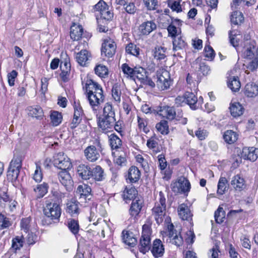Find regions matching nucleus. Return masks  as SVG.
I'll use <instances>...</instances> for the list:
<instances>
[{
    "instance_id": "f257e3e1",
    "label": "nucleus",
    "mask_w": 258,
    "mask_h": 258,
    "mask_svg": "<svg viewBox=\"0 0 258 258\" xmlns=\"http://www.w3.org/2000/svg\"><path fill=\"white\" fill-rule=\"evenodd\" d=\"M81 204L84 207H91L90 221L95 216L97 212V204L92 200L91 188L87 184L79 185L76 190Z\"/></svg>"
},
{
    "instance_id": "473e14b6",
    "label": "nucleus",
    "mask_w": 258,
    "mask_h": 258,
    "mask_svg": "<svg viewBox=\"0 0 258 258\" xmlns=\"http://www.w3.org/2000/svg\"><path fill=\"white\" fill-rule=\"evenodd\" d=\"M26 111L28 115L36 119H40L43 115L42 108L39 106H29L27 108Z\"/></svg>"
},
{
    "instance_id": "4c0bfd02",
    "label": "nucleus",
    "mask_w": 258,
    "mask_h": 258,
    "mask_svg": "<svg viewBox=\"0 0 258 258\" xmlns=\"http://www.w3.org/2000/svg\"><path fill=\"white\" fill-rule=\"evenodd\" d=\"M90 55L86 50H82L77 53L76 59L78 63L82 66L86 65V62L88 60Z\"/></svg>"
},
{
    "instance_id": "f704fd0d",
    "label": "nucleus",
    "mask_w": 258,
    "mask_h": 258,
    "mask_svg": "<svg viewBox=\"0 0 258 258\" xmlns=\"http://www.w3.org/2000/svg\"><path fill=\"white\" fill-rule=\"evenodd\" d=\"M229 109L231 115L234 117L241 115L244 111V108L242 105L236 102L231 103Z\"/></svg>"
},
{
    "instance_id": "bb28decb",
    "label": "nucleus",
    "mask_w": 258,
    "mask_h": 258,
    "mask_svg": "<svg viewBox=\"0 0 258 258\" xmlns=\"http://www.w3.org/2000/svg\"><path fill=\"white\" fill-rule=\"evenodd\" d=\"M50 122L49 123L53 126L59 125L62 121V114L61 112L55 110H51L49 114Z\"/></svg>"
},
{
    "instance_id": "8fccbe9b",
    "label": "nucleus",
    "mask_w": 258,
    "mask_h": 258,
    "mask_svg": "<svg viewBox=\"0 0 258 258\" xmlns=\"http://www.w3.org/2000/svg\"><path fill=\"white\" fill-rule=\"evenodd\" d=\"M125 52L128 54L137 56L140 54V48L136 44L130 42L125 48Z\"/></svg>"
},
{
    "instance_id": "58836bf2",
    "label": "nucleus",
    "mask_w": 258,
    "mask_h": 258,
    "mask_svg": "<svg viewBox=\"0 0 258 258\" xmlns=\"http://www.w3.org/2000/svg\"><path fill=\"white\" fill-rule=\"evenodd\" d=\"M186 43L183 38L180 35H177L173 38V50L177 51L185 47Z\"/></svg>"
},
{
    "instance_id": "37998d69",
    "label": "nucleus",
    "mask_w": 258,
    "mask_h": 258,
    "mask_svg": "<svg viewBox=\"0 0 258 258\" xmlns=\"http://www.w3.org/2000/svg\"><path fill=\"white\" fill-rule=\"evenodd\" d=\"M223 139L226 143L231 144L237 141L238 135L231 130H228L225 132L223 135Z\"/></svg>"
},
{
    "instance_id": "1a4fd4ad",
    "label": "nucleus",
    "mask_w": 258,
    "mask_h": 258,
    "mask_svg": "<svg viewBox=\"0 0 258 258\" xmlns=\"http://www.w3.org/2000/svg\"><path fill=\"white\" fill-rule=\"evenodd\" d=\"M171 83L169 72L165 70H162L158 76L157 85L161 90L168 89Z\"/></svg>"
},
{
    "instance_id": "a211bd4d",
    "label": "nucleus",
    "mask_w": 258,
    "mask_h": 258,
    "mask_svg": "<svg viewBox=\"0 0 258 258\" xmlns=\"http://www.w3.org/2000/svg\"><path fill=\"white\" fill-rule=\"evenodd\" d=\"M157 113L169 120L174 119L176 114L174 107L167 105L160 106Z\"/></svg>"
},
{
    "instance_id": "49530a36",
    "label": "nucleus",
    "mask_w": 258,
    "mask_h": 258,
    "mask_svg": "<svg viewBox=\"0 0 258 258\" xmlns=\"http://www.w3.org/2000/svg\"><path fill=\"white\" fill-rule=\"evenodd\" d=\"M182 0H168L167 5L173 12H176V13H180L182 12V8L180 5V3Z\"/></svg>"
},
{
    "instance_id": "69168bd1",
    "label": "nucleus",
    "mask_w": 258,
    "mask_h": 258,
    "mask_svg": "<svg viewBox=\"0 0 258 258\" xmlns=\"http://www.w3.org/2000/svg\"><path fill=\"white\" fill-rule=\"evenodd\" d=\"M47 183L44 182L38 185L37 189L38 191V198H42L47 192Z\"/></svg>"
},
{
    "instance_id": "9b49d317",
    "label": "nucleus",
    "mask_w": 258,
    "mask_h": 258,
    "mask_svg": "<svg viewBox=\"0 0 258 258\" xmlns=\"http://www.w3.org/2000/svg\"><path fill=\"white\" fill-rule=\"evenodd\" d=\"M58 203H54L49 208V226L57 224L60 221L61 209Z\"/></svg>"
},
{
    "instance_id": "4468645a",
    "label": "nucleus",
    "mask_w": 258,
    "mask_h": 258,
    "mask_svg": "<svg viewBox=\"0 0 258 258\" xmlns=\"http://www.w3.org/2000/svg\"><path fill=\"white\" fill-rule=\"evenodd\" d=\"M80 203V202H79L74 199L68 201L66 204V212L72 217L78 216L80 213L79 208Z\"/></svg>"
},
{
    "instance_id": "5701e85b",
    "label": "nucleus",
    "mask_w": 258,
    "mask_h": 258,
    "mask_svg": "<svg viewBox=\"0 0 258 258\" xmlns=\"http://www.w3.org/2000/svg\"><path fill=\"white\" fill-rule=\"evenodd\" d=\"M83 111L81 106L76 105L74 107V117L71 123L72 128H76L80 123L82 119Z\"/></svg>"
},
{
    "instance_id": "b1692460",
    "label": "nucleus",
    "mask_w": 258,
    "mask_h": 258,
    "mask_svg": "<svg viewBox=\"0 0 258 258\" xmlns=\"http://www.w3.org/2000/svg\"><path fill=\"white\" fill-rule=\"evenodd\" d=\"M150 237L148 234L143 233L140 242V251L145 254L151 247Z\"/></svg>"
},
{
    "instance_id": "e433bc0d",
    "label": "nucleus",
    "mask_w": 258,
    "mask_h": 258,
    "mask_svg": "<svg viewBox=\"0 0 258 258\" xmlns=\"http://www.w3.org/2000/svg\"><path fill=\"white\" fill-rule=\"evenodd\" d=\"M109 143L112 150L117 149L122 145L121 140L115 134H111L108 136Z\"/></svg>"
},
{
    "instance_id": "5fc2aeb1",
    "label": "nucleus",
    "mask_w": 258,
    "mask_h": 258,
    "mask_svg": "<svg viewBox=\"0 0 258 258\" xmlns=\"http://www.w3.org/2000/svg\"><path fill=\"white\" fill-rule=\"evenodd\" d=\"M156 128L162 135H167L169 132L168 122L166 120H161L157 123Z\"/></svg>"
},
{
    "instance_id": "3c124183",
    "label": "nucleus",
    "mask_w": 258,
    "mask_h": 258,
    "mask_svg": "<svg viewBox=\"0 0 258 258\" xmlns=\"http://www.w3.org/2000/svg\"><path fill=\"white\" fill-rule=\"evenodd\" d=\"M68 227L74 234H78L80 228L78 221L72 218L68 219Z\"/></svg>"
},
{
    "instance_id": "a19ab883",
    "label": "nucleus",
    "mask_w": 258,
    "mask_h": 258,
    "mask_svg": "<svg viewBox=\"0 0 258 258\" xmlns=\"http://www.w3.org/2000/svg\"><path fill=\"white\" fill-rule=\"evenodd\" d=\"M228 189V180L225 177H220L218 185L217 193L220 195H223Z\"/></svg>"
},
{
    "instance_id": "4d7b16f0",
    "label": "nucleus",
    "mask_w": 258,
    "mask_h": 258,
    "mask_svg": "<svg viewBox=\"0 0 258 258\" xmlns=\"http://www.w3.org/2000/svg\"><path fill=\"white\" fill-rule=\"evenodd\" d=\"M121 94L120 87L117 84H115L112 88V96L114 100L118 103L121 101L120 96Z\"/></svg>"
},
{
    "instance_id": "0eeeda50",
    "label": "nucleus",
    "mask_w": 258,
    "mask_h": 258,
    "mask_svg": "<svg viewBox=\"0 0 258 258\" xmlns=\"http://www.w3.org/2000/svg\"><path fill=\"white\" fill-rule=\"evenodd\" d=\"M116 122L115 114H106L103 112L102 117L98 122L99 127L103 132H107L112 128Z\"/></svg>"
},
{
    "instance_id": "c756f323",
    "label": "nucleus",
    "mask_w": 258,
    "mask_h": 258,
    "mask_svg": "<svg viewBox=\"0 0 258 258\" xmlns=\"http://www.w3.org/2000/svg\"><path fill=\"white\" fill-rule=\"evenodd\" d=\"M91 178L95 181H102L105 179V174L101 166L97 165L91 169Z\"/></svg>"
},
{
    "instance_id": "2eb2a0df",
    "label": "nucleus",
    "mask_w": 258,
    "mask_h": 258,
    "mask_svg": "<svg viewBox=\"0 0 258 258\" xmlns=\"http://www.w3.org/2000/svg\"><path fill=\"white\" fill-rule=\"evenodd\" d=\"M143 206V201L139 198L133 200L129 210L130 216L134 219L136 218L140 214Z\"/></svg>"
},
{
    "instance_id": "6ab92c4d",
    "label": "nucleus",
    "mask_w": 258,
    "mask_h": 258,
    "mask_svg": "<svg viewBox=\"0 0 258 258\" xmlns=\"http://www.w3.org/2000/svg\"><path fill=\"white\" fill-rule=\"evenodd\" d=\"M231 184L235 190L238 191H242L246 187L245 180L240 174L232 177Z\"/></svg>"
},
{
    "instance_id": "2f4dec72",
    "label": "nucleus",
    "mask_w": 258,
    "mask_h": 258,
    "mask_svg": "<svg viewBox=\"0 0 258 258\" xmlns=\"http://www.w3.org/2000/svg\"><path fill=\"white\" fill-rule=\"evenodd\" d=\"M122 234V241L124 243L131 247H134L136 244L137 240L132 232L123 231Z\"/></svg>"
},
{
    "instance_id": "423d86ee",
    "label": "nucleus",
    "mask_w": 258,
    "mask_h": 258,
    "mask_svg": "<svg viewBox=\"0 0 258 258\" xmlns=\"http://www.w3.org/2000/svg\"><path fill=\"white\" fill-rule=\"evenodd\" d=\"M171 188L175 193L185 194L189 191L190 183L186 178L181 176L175 182L171 184Z\"/></svg>"
},
{
    "instance_id": "ea45409f",
    "label": "nucleus",
    "mask_w": 258,
    "mask_h": 258,
    "mask_svg": "<svg viewBox=\"0 0 258 258\" xmlns=\"http://www.w3.org/2000/svg\"><path fill=\"white\" fill-rule=\"evenodd\" d=\"M23 159V157L22 154L15 153L13 158L10 163L9 167H11V168H15L21 169Z\"/></svg>"
},
{
    "instance_id": "20e7f679",
    "label": "nucleus",
    "mask_w": 258,
    "mask_h": 258,
    "mask_svg": "<svg viewBox=\"0 0 258 258\" xmlns=\"http://www.w3.org/2000/svg\"><path fill=\"white\" fill-rule=\"evenodd\" d=\"M52 162L54 166L62 170H69L72 167V164L70 158L62 152L55 154Z\"/></svg>"
},
{
    "instance_id": "f3484780",
    "label": "nucleus",
    "mask_w": 258,
    "mask_h": 258,
    "mask_svg": "<svg viewBox=\"0 0 258 258\" xmlns=\"http://www.w3.org/2000/svg\"><path fill=\"white\" fill-rule=\"evenodd\" d=\"M177 212L179 218L182 220L190 221L192 219V214L187 204L179 205L177 208Z\"/></svg>"
},
{
    "instance_id": "c03bdc74",
    "label": "nucleus",
    "mask_w": 258,
    "mask_h": 258,
    "mask_svg": "<svg viewBox=\"0 0 258 258\" xmlns=\"http://www.w3.org/2000/svg\"><path fill=\"white\" fill-rule=\"evenodd\" d=\"M228 87L233 92L238 91L240 88V82L237 77L230 78L228 81Z\"/></svg>"
},
{
    "instance_id": "72a5a7b5",
    "label": "nucleus",
    "mask_w": 258,
    "mask_h": 258,
    "mask_svg": "<svg viewBox=\"0 0 258 258\" xmlns=\"http://www.w3.org/2000/svg\"><path fill=\"white\" fill-rule=\"evenodd\" d=\"M185 97L187 104L191 109L196 110L199 108L198 98L193 93L186 92L185 93Z\"/></svg>"
},
{
    "instance_id": "6e6d98bb",
    "label": "nucleus",
    "mask_w": 258,
    "mask_h": 258,
    "mask_svg": "<svg viewBox=\"0 0 258 258\" xmlns=\"http://www.w3.org/2000/svg\"><path fill=\"white\" fill-rule=\"evenodd\" d=\"M225 216V212L223 208L219 207L218 209L215 212L214 217L216 222L220 224L224 221Z\"/></svg>"
},
{
    "instance_id": "79ce46f5",
    "label": "nucleus",
    "mask_w": 258,
    "mask_h": 258,
    "mask_svg": "<svg viewBox=\"0 0 258 258\" xmlns=\"http://www.w3.org/2000/svg\"><path fill=\"white\" fill-rule=\"evenodd\" d=\"M48 80L47 78L44 77L41 79V88L40 90V94L39 96L41 98L42 102L46 103L47 98L45 94L47 92L48 85Z\"/></svg>"
},
{
    "instance_id": "a878e982",
    "label": "nucleus",
    "mask_w": 258,
    "mask_h": 258,
    "mask_svg": "<svg viewBox=\"0 0 258 258\" xmlns=\"http://www.w3.org/2000/svg\"><path fill=\"white\" fill-rule=\"evenodd\" d=\"M51 193L53 199L51 200H54V203H60L61 201V198L63 197V193L59 189V186L57 182H52Z\"/></svg>"
},
{
    "instance_id": "393cba45",
    "label": "nucleus",
    "mask_w": 258,
    "mask_h": 258,
    "mask_svg": "<svg viewBox=\"0 0 258 258\" xmlns=\"http://www.w3.org/2000/svg\"><path fill=\"white\" fill-rule=\"evenodd\" d=\"M83 89L85 91L86 95L97 92V89H102V87L97 83L91 79H87L85 86H83Z\"/></svg>"
},
{
    "instance_id": "e2e57ef3",
    "label": "nucleus",
    "mask_w": 258,
    "mask_h": 258,
    "mask_svg": "<svg viewBox=\"0 0 258 258\" xmlns=\"http://www.w3.org/2000/svg\"><path fill=\"white\" fill-rule=\"evenodd\" d=\"M143 2L148 10H155L158 6V0H143Z\"/></svg>"
},
{
    "instance_id": "cd10ccee",
    "label": "nucleus",
    "mask_w": 258,
    "mask_h": 258,
    "mask_svg": "<svg viewBox=\"0 0 258 258\" xmlns=\"http://www.w3.org/2000/svg\"><path fill=\"white\" fill-rule=\"evenodd\" d=\"M138 191L132 185L126 186L123 192V197L125 200H135L138 197Z\"/></svg>"
},
{
    "instance_id": "603ef678",
    "label": "nucleus",
    "mask_w": 258,
    "mask_h": 258,
    "mask_svg": "<svg viewBox=\"0 0 258 258\" xmlns=\"http://www.w3.org/2000/svg\"><path fill=\"white\" fill-rule=\"evenodd\" d=\"M20 169L9 167L7 172L8 179L11 182L15 181L18 177Z\"/></svg>"
},
{
    "instance_id": "7ed1b4c3",
    "label": "nucleus",
    "mask_w": 258,
    "mask_h": 258,
    "mask_svg": "<svg viewBox=\"0 0 258 258\" xmlns=\"http://www.w3.org/2000/svg\"><path fill=\"white\" fill-rule=\"evenodd\" d=\"M89 104L95 113H97L100 105L104 102V96L102 89H97V92L86 95Z\"/></svg>"
},
{
    "instance_id": "13d9d810",
    "label": "nucleus",
    "mask_w": 258,
    "mask_h": 258,
    "mask_svg": "<svg viewBox=\"0 0 258 258\" xmlns=\"http://www.w3.org/2000/svg\"><path fill=\"white\" fill-rule=\"evenodd\" d=\"M138 127L141 131L147 134L149 132V129L147 127V121L144 118L138 116Z\"/></svg>"
},
{
    "instance_id": "bf43d9fd",
    "label": "nucleus",
    "mask_w": 258,
    "mask_h": 258,
    "mask_svg": "<svg viewBox=\"0 0 258 258\" xmlns=\"http://www.w3.org/2000/svg\"><path fill=\"white\" fill-rule=\"evenodd\" d=\"M121 69L123 73L126 75L127 77L134 78L135 68H131L127 63H123L121 66Z\"/></svg>"
},
{
    "instance_id": "338daca9",
    "label": "nucleus",
    "mask_w": 258,
    "mask_h": 258,
    "mask_svg": "<svg viewBox=\"0 0 258 258\" xmlns=\"http://www.w3.org/2000/svg\"><path fill=\"white\" fill-rule=\"evenodd\" d=\"M11 225V222L8 218L4 214L0 213V226L2 229L8 228Z\"/></svg>"
},
{
    "instance_id": "09e8293b",
    "label": "nucleus",
    "mask_w": 258,
    "mask_h": 258,
    "mask_svg": "<svg viewBox=\"0 0 258 258\" xmlns=\"http://www.w3.org/2000/svg\"><path fill=\"white\" fill-rule=\"evenodd\" d=\"M166 48L164 47H156L154 53V58L159 60L164 59L166 57Z\"/></svg>"
},
{
    "instance_id": "39448f33",
    "label": "nucleus",
    "mask_w": 258,
    "mask_h": 258,
    "mask_svg": "<svg viewBox=\"0 0 258 258\" xmlns=\"http://www.w3.org/2000/svg\"><path fill=\"white\" fill-rule=\"evenodd\" d=\"M93 11L97 17L100 16L104 20H110L113 16V13L109 10L108 6L102 0L94 6Z\"/></svg>"
},
{
    "instance_id": "412c9836",
    "label": "nucleus",
    "mask_w": 258,
    "mask_h": 258,
    "mask_svg": "<svg viewBox=\"0 0 258 258\" xmlns=\"http://www.w3.org/2000/svg\"><path fill=\"white\" fill-rule=\"evenodd\" d=\"M91 168L85 164H80L77 167V175L82 180H88L91 178Z\"/></svg>"
},
{
    "instance_id": "9d476101",
    "label": "nucleus",
    "mask_w": 258,
    "mask_h": 258,
    "mask_svg": "<svg viewBox=\"0 0 258 258\" xmlns=\"http://www.w3.org/2000/svg\"><path fill=\"white\" fill-rule=\"evenodd\" d=\"M243 55L247 59H251L255 56H258V48L256 43L253 40H250L245 43L242 50Z\"/></svg>"
},
{
    "instance_id": "864d4df0",
    "label": "nucleus",
    "mask_w": 258,
    "mask_h": 258,
    "mask_svg": "<svg viewBox=\"0 0 258 258\" xmlns=\"http://www.w3.org/2000/svg\"><path fill=\"white\" fill-rule=\"evenodd\" d=\"M256 0H233L231 4V8L234 11L237 9L238 7L242 4L250 6L255 4Z\"/></svg>"
},
{
    "instance_id": "774afa93",
    "label": "nucleus",
    "mask_w": 258,
    "mask_h": 258,
    "mask_svg": "<svg viewBox=\"0 0 258 258\" xmlns=\"http://www.w3.org/2000/svg\"><path fill=\"white\" fill-rule=\"evenodd\" d=\"M23 245V241L19 237L17 236L14 238L12 240V248L17 250L20 249Z\"/></svg>"
},
{
    "instance_id": "0e129e2a",
    "label": "nucleus",
    "mask_w": 258,
    "mask_h": 258,
    "mask_svg": "<svg viewBox=\"0 0 258 258\" xmlns=\"http://www.w3.org/2000/svg\"><path fill=\"white\" fill-rule=\"evenodd\" d=\"M208 135V132L206 130L202 128H198L195 132V136L201 141L204 140Z\"/></svg>"
},
{
    "instance_id": "680f3d73",
    "label": "nucleus",
    "mask_w": 258,
    "mask_h": 258,
    "mask_svg": "<svg viewBox=\"0 0 258 258\" xmlns=\"http://www.w3.org/2000/svg\"><path fill=\"white\" fill-rule=\"evenodd\" d=\"M95 74L100 77H104L108 75L107 68L102 65H98L94 69Z\"/></svg>"
},
{
    "instance_id": "dca6fc26",
    "label": "nucleus",
    "mask_w": 258,
    "mask_h": 258,
    "mask_svg": "<svg viewBox=\"0 0 258 258\" xmlns=\"http://www.w3.org/2000/svg\"><path fill=\"white\" fill-rule=\"evenodd\" d=\"M241 156L244 159L254 161L258 157V149L253 147H244L242 149Z\"/></svg>"
},
{
    "instance_id": "f8f14e48",
    "label": "nucleus",
    "mask_w": 258,
    "mask_h": 258,
    "mask_svg": "<svg viewBox=\"0 0 258 258\" xmlns=\"http://www.w3.org/2000/svg\"><path fill=\"white\" fill-rule=\"evenodd\" d=\"M116 48V44L112 39H105L102 44L101 55L111 57L115 54Z\"/></svg>"
},
{
    "instance_id": "c9c22d12",
    "label": "nucleus",
    "mask_w": 258,
    "mask_h": 258,
    "mask_svg": "<svg viewBox=\"0 0 258 258\" xmlns=\"http://www.w3.org/2000/svg\"><path fill=\"white\" fill-rule=\"evenodd\" d=\"M83 32L82 26L74 25L71 27L70 37L74 41H78L82 37Z\"/></svg>"
},
{
    "instance_id": "7c9ffc66",
    "label": "nucleus",
    "mask_w": 258,
    "mask_h": 258,
    "mask_svg": "<svg viewBox=\"0 0 258 258\" xmlns=\"http://www.w3.org/2000/svg\"><path fill=\"white\" fill-rule=\"evenodd\" d=\"M141 172L139 169L136 166H132L130 168L128 171V177L127 180H128L131 183H136L140 178Z\"/></svg>"
},
{
    "instance_id": "a18cd8bd",
    "label": "nucleus",
    "mask_w": 258,
    "mask_h": 258,
    "mask_svg": "<svg viewBox=\"0 0 258 258\" xmlns=\"http://www.w3.org/2000/svg\"><path fill=\"white\" fill-rule=\"evenodd\" d=\"M147 76L145 69L142 67H135L134 78L133 79L135 80L136 79L141 83Z\"/></svg>"
},
{
    "instance_id": "c85d7f7f",
    "label": "nucleus",
    "mask_w": 258,
    "mask_h": 258,
    "mask_svg": "<svg viewBox=\"0 0 258 258\" xmlns=\"http://www.w3.org/2000/svg\"><path fill=\"white\" fill-rule=\"evenodd\" d=\"M244 93L248 97H254L258 95V86L254 83H247L245 86Z\"/></svg>"
},
{
    "instance_id": "ddd939ff",
    "label": "nucleus",
    "mask_w": 258,
    "mask_h": 258,
    "mask_svg": "<svg viewBox=\"0 0 258 258\" xmlns=\"http://www.w3.org/2000/svg\"><path fill=\"white\" fill-rule=\"evenodd\" d=\"M58 177L60 183L67 190L70 189L73 186V181L68 170H62L58 173Z\"/></svg>"
},
{
    "instance_id": "6e6552de",
    "label": "nucleus",
    "mask_w": 258,
    "mask_h": 258,
    "mask_svg": "<svg viewBox=\"0 0 258 258\" xmlns=\"http://www.w3.org/2000/svg\"><path fill=\"white\" fill-rule=\"evenodd\" d=\"M102 150L101 144L98 142L97 148L93 145L87 147L84 150V155L89 161L95 162L100 158V153Z\"/></svg>"
},
{
    "instance_id": "052dcab7",
    "label": "nucleus",
    "mask_w": 258,
    "mask_h": 258,
    "mask_svg": "<svg viewBox=\"0 0 258 258\" xmlns=\"http://www.w3.org/2000/svg\"><path fill=\"white\" fill-rule=\"evenodd\" d=\"M47 200L45 201V204L43 205L42 207L43 213L44 216L42 218L41 221V224L42 226H47L48 225L47 223V219L48 218V203L47 202Z\"/></svg>"
},
{
    "instance_id": "de8ad7c7",
    "label": "nucleus",
    "mask_w": 258,
    "mask_h": 258,
    "mask_svg": "<svg viewBox=\"0 0 258 258\" xmlns=\"http://www.w3.org/2000/svg\"><path fill=\"white\" fill-rule=\"evenodd\" d=\"M244 20V17L241 12L237 11L233 12L231 16V22L234 25L241 24Z\"/></svg>"
},
{
    "instance_id": "4be33fe9",
    "label": "nucleus",
    "mask_w": 258,
    "mask_h": 258,
    "mask_svg": "<svg viewBox=\"0 0 258 258\" xmlns=\"http://www.w3.org/2000/svg\"><path fill=\"white\" fill-rule=\"evenodd\" d=\"M151 252L156 258L161 257L163 255L164 248L161 240L156 239L154 241Z\"/></svg>"
},
{
    "instance_id": "f03ea898",
    "label": "nucleus",
    "mask_w": 258,
    "mask_h": 258,
    "mask_svg": "<svg viewBox=\"0 0 258 258\" xmlns=\"http://www.w3.org/2000/svg\"><path fill=\"white\" fill-rule=\"evenodd\" d=\"M166 199L162 191H160L156 198L154 206L152 209V215L158 224L161 223L164 220L166 211Z\"/></svg>"
},
{
    "instance_id": "aec40b11",
    "label": "nucleus",
    "mask_w": 258,
    "mask_h": 258,
    "mask_svg": "<svg viewBox=\"0 0 258 258\" xmlns=\"http://www.w3.org/2000/svg\"><path fill=\"white\" fill-rule=\"evenodd\" d=\"M156 24L153 21H147L142 23L139 26V32L142 35H147L155 30Z\"/></svg>"
}]
</instances>
